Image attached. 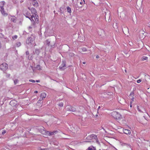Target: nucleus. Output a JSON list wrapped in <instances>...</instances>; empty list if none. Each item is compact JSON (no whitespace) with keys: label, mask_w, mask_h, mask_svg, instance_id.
I'll list each match as a JSON object with an SVG mask.
<instances>
[{"label":"nucleus","mask_w":150,"mask_h":150,"mask_svg":"<svg viewBox=\"0 0 150 150\" xmlns=\"http://www.w3.org/2000/svg\"><path fill=\"white\" fill-rule=\"evenodd\" d=\"M29 11L27 12L25 14V16L27 18H29L33 22L34 25H35V22L38 23L39 19L38 15L37 14V11L36 10L33 8L28 7Z\"/></svg>","instance_id":"obj_1"},{"label":"nucleus","mask_w":150,"mask_h":150,"mask_svg":"<svg viewBox=\"0 0 150 150\" xmlns=\"http://www.w3.org/2000/svg\"><path fill=\"white\" fill-rule=\"evenodd\" d=\"M112 116L117 120L120 119L122 118L121 115L118 112L113 111L111 113Z\"/></svg>","instance_id":"obj_2"},{"label":"nucleus","mask_w":150,"mask_h":150,"mask_svg":"<svg viewBox=\"0 0 150 150\" xmlns=\"http://www.w3.org/2000/svg\"><path fill=\"white\" fill-rule=\"evenodd\" d=\"M5 2L4 1H1L0 2V6L1 7V11L2 14L4 16H6L7 15V13H5L4 11V8H3L4 6V5Z\"/></svg>","instance_id":"obj_3"},{"label":"nucleus","mask_w":150,"mask_h":150,"mask_svg":"<svg viewBox=\"0 0 150 150\" xmlns=\"http://www.w3.org/2000/svg\"><path fill=\"white\" fill-rule=\"evenodd\" d=\"M56 132H52L50 133L49 132H46L45 130H43V131H42V134H46L47 135H52L54 134V133H55Z\"/></svg>","instance_id":"obj_4"},{"label":"nucleus","mask_w":150,"mask_h":150,"mask_svg":"<svg viewBox=\"0 0 150 150\" xmlns=\"http://www.w3.org/2000/svg\"><path fill=\"white\" fill-rule=\"evenodd\" d=\"M91 137L92 139H94L96 141V142L98 144H100V142L97 138V136L95 134H92L91 136Z\"/></svg>","instance_id":"obj_5"},{"label":"nucleus","mask_w":150,"mask_h":150,"mask_svg":"<svg viewBox=\"0 0 150 150\" xmlns=\"http://www.w3.org/2000/svg\"><path fill=\"white\" fill-rule=\"evenodd\" d=\"M67 110L72 112H74L76 110L74 108L70 106H69L67 107Z\"/></svg>","instance_id":"obj_6"},{"label":"nucleus","mask_w":150,"mask_h":150,"mask_svg":"<svg viewBox=\"0 0 150 150\" xmlns=\"http://www.w3.org/2000/svg\"><path fill=\"white\" fill-rule=\"evenodd\" d=\"M31 2L33 5V6L35 7H36L38 6V3L35 0H32Z\"/></svg>","instance_id":"obj_7"},{"label":"nucleus","mask_w":150,"mask_h":150,"mask_svg":"<svg viewBox=\"0 0 150 150\" xmlns=\"http://www.w3.org/2000/svg\"><path fill=\"white\" fill-rule=\"evenodd\" d=\"M46 94L45 93H42L41 94L40 99L41 100H43L45 98L46 96Z\"/></svg>","instance_id":"obj_8"},{"label":"nucleus","mask_w":150,"mask_h":150,"mask_svg":"<svg viewBox=\"0 0 150 150\" xmlns=\"http://www.w3.org/2000/svg\"><path fill=\"white\" fill-rule=\"evenodd\" d=\"M119 142H120V144L122 146H129V144L127 143H125L123 141H121V140L119 141Z\"/></svg>","instance_id":"obj_9"},{"label":"nucleus","mask_w":150,"mask_h":150,"mask_svg":"<svg viewBox=\"0 0 150 150\" xmlns=\"http://www.w3.org/2000/svg\"><path fill=\"white\" fill-rule=\"evenodd\" d=\"M123 132L125 134H130V133H131V131L130 130L127 129H123Z\"/></svg>","instance_id":"obj_10"},{"label":"nucleus","mask_w":150,"mask_h":150,"mask_svg":"<svg viewBox=\"0 0 150 150\" xmlns=\"http://www.w3.org/2000/svg\"><path fill=\"white\" fill-rule=\"evenodd\" d=\"M141 108L142 109L144 110V112L143 111H142V110L139 107V106H137V110H138V111L141 112H145V113H147V115L148 114L146 112V110H145V109H144V108H142V107H141Z\"/></svg>","instance_id":"obj_11"},{"label":"nucleus","mask_w":150,"mask_h":150,"mask_svg":"<svg viewBox=\"0 0 150 150\" xmlns=\"http://www.w3.org/2000/svg\"><path fill=\"white\" fill-rule=\"evenodd\" d=\"M10 104L12 106H16V102L15 100H11L10 101Z\"/></svg>","instance_id":"obj_12"},{"label":"nucleus","mask_w":150,"mask_h":150,"mask_svg":"<svg viewBox=\"0 0 150 150\" xmlns=\"http://www.w3.org/2000/svg\"><path fill=\"white\" fill-rule=\"evenodd\" d=\"M8 69V66H0V69L3 71H6Z\"/></svg>","instance_id":"obj_13"},{"label":"nucleus","mask_w":150,"mask_h":150,"mask_svg":"<svg viewBox=\"0 0 150 150\" xmlns=\"http://www.w3.org/2000/svg\"><path fill=\"white\" fill-rule=\"evenodd\" d=\"M11 21L15 23L16 21V18L15 16H11Z\"/></svg>","instance_id":"obj_14"},{"label":"nucleus","mask_w":150,"mask_h":150,"mask_svg":"<svg viewBox=\"0 0 150 150\" xmlns=\"http://www.w3.org/2000/svg\"><path fill=\"white\" fill-rule=\"evenodd\" d=\"M32 40V38L31 37H29L27 39V41H26V43H27L29 44L30 43H31V41Z\"/></svg>","instance_id":"obj_15"},{"label":"nucleus","mask_w":150,"mask_h":150,"mask_svg":"<svg viewBox=\"0 0 150 150\" xmlns=\"http://www.w3.org/2000/svg\"><path fill=\"white\" fill-rule=\"evenodd\" d=\"M67 12L71 14V10L70 8L69 7H67Z\"/></svg>","instance_id":"obj_16"},{"label":"nucleus","mask_w":150,"mask_h":150,"mask_svg":"<svg viewBox=\"0 0 150 150\" xmlns=\"http://www.w3.org/2000/svg\"><path fill=\"white\" fill-rule=\"evenodd\" d=\"M148 59V58L146 56L143 57L142 58V61H144V60H147Z\"/></svg>","instance_id":"obj_17"},{"label":"nucleus","mask_w":150,"mask_h":150,"mask_svg":"<svg viewBox=\"0 0 150 150\" xmlns=\"http://www.w3.org/2000/svg\"><path fill=\"white\" fill-rule=\"evenodd\" d=\"M66 67V66H60L59 67V69L61 71L65 69Z\"/></svg>","instance_id":"obj_18"},{"label":"nucleus","mask_w":150,"mask_h":150,"mask_svg":"<svg viewBox=\"0 0 150 150\" xmlns=\"http://www.w3.org/2000/svg\"><path fill=\"white\" fill-rule=\"evenodd\" d=\"M95 149L93 147H90L88 149V150H95Z\"/></svg>","instance_id":"obj_19"},{"label":"nucleus","mask_w":150,"mask_h":150,"mask_svg":"<svg viewBox=\"0 0 150 150\" xmlns=\"http://www.w3.org/2000/svg\"><path fill=\"white\" fill-rule=\"evenodd\" d=\"M64 104L62 102L60 103L58 105L60 107H62L63 106Z\"/></svg>","instance_id":"obj_20"},{"label":"nucleus","mask_w":150,"mask_h":150,"mask_svg":"<svg viewBox=\"0 0 150 150\" xmlns=\"http://www.w3.org/2000/svg\"><path fill=\"white\" fill-rule=\"evenodd\" d=\"M28 59L29 60H31L33 58V57L32 55H30L28 56Z\"/></svg>","instance_id":"obj_21"},{"label":"nucleus","mask_w":150,"mask_h":150,"mask_svg":"<svg viewBox=\"0 0 150 150\" xmlns=\"http://www.w3.org/2000/svg\"><path fill=\"white\" fill-rule=\"evenodd\" d=\"M18 36L16 35H15L13 36L12 38L13 40H15V39L17 38Z\"/></svg>","instance_id":"obj_22"},{"label":"nucleus","mask_w":150,"mask_h":150,"mask_svg":"<svg viewBox=\"0 0 150 150\" xmlns=\"http://www.w3.org/2000/svg\"><path fill=\"white\" fill-rule=\"evenodd\" d=\"M18 81L17 79H16L14 80V82L15 84H16L18 82Z\"/></svg>","instance_id":"obj_23"},{"label":"nucleus","mask_w":150,"mask_h":150,"mask_svg":"<svg viewBox=\"0 0 150 150\" xmlns=\"http://www.w3.org/2000/svg\"><path fill=\"white\" fill-rule=\"evenodd\" d=\"M29 81L32 83H35V81L33 79H30L29 80Z\"/></svg>","instance_id":"obj_24"},{"label":"nucleus","mask_w":150,"mask_h":150,"mask_svg":"<svg viewBox=\"0 0 150 150\" xmlns=\"http://www.w3.org/2000/svg\"><path fill=\"white\" fill-rule=\"evenodd\" d=\"M80 4L81 5H82V4H85V3L84 0H83V1L80 2Z\"/></svg>","instance_id":"obj_25"},{"label":"nucleus","mask_w":150,"mask_h":150,"mask_svg":"<svg viewBox=\"0 0 150 150\" xmlns=\"http://www.w3.org/2000/svg\"><path fill=\"white\" fill-rule=\"evenodd\" d=\"M6 130H4L3 131L2 134L3 135H4V134L6 133Z\"/></svg>","instance_id":"obj_26"},{"label":"nucleus","mask_w":150,"mask_h":150,"mask_svg":"<svg viewBox=\"0 0 150 150\" xmlns=\"http://www.w3.org/2000/svg\"><path fill=\"white\" fill-rule=\"evenodd\" d=\"M82 51L83 52H85L87 51L86 49L85 48H83L82 49Z\"/></svg>","instance_id":"obj_27"},{"label":"nucleus","mask_w":150,"mask_h":150,"mask_svg":"<svg viewBox=\"0 0 150 150\" xmlns=\"http://www.w3.org/2000/svg\"><path fill=\"white\" fill-rule=\"evenodd\" d=\"M134 93L133 92H131V93H130V96H132V97H133L134 96Z\"/></svg>","instance_id":"obj_28"},{"label":"nucleus","mask_w":150,"mask_h":150,"mask_svg":"<svg viewBox=\"0 0 150 150\" xmlns=\"http://www.w3.org/2000/svg\"><path fill=\"white\" fill-rule=\"evenodd\" d=\"M21 45V43L20 42H18L17 44V45L18 46V47H19V46H20Z\"/></svg>","instance_id":"obj_29"},{"label":"nucleus","mask_w":150,"mask_h":150,"mask_svg":"<svg viewBox=\"0 0 150 150\" xmlns=\"http://www.w3.org/2000/svg\"><path fill=\"white\" fill-rule=\"evenodd\" d=\"M141 80L140 79H139L138 80H137V82L138 83H140V82H141Z\"/></svg>","instance_id":"obj_30"},{"label":"nucleus","mask_w":150,"mask_h":150,"mask_svg":"<svg viewBox=\"0 0 150 150\" xmlns=\"http://www.w3.org/2000/svg\"><path fill=\"white\" fill-rule=\"evenodd\" d=\"M37 69H41V68H40V66H38V67L37 66Z\"/></svg>","instance_id":"obj_31"},{"label":"nucleus","mask_w":150,"mask_h":150,"mask_svg":"<svg viewBox=\"0 0 150 150\" xmlns=\"http://www.w3.org/2000/svg\"><path fill=\"white\" fill-rule=\"evenodd\" d=\"M131 100H132V102L134 100V97H132V98H131Z\"/></svg>","instance_id":"obj_32"},{"label":"nucleus","mask_w":150,"mask_h":150,"mask_svg":"<svg viewBox=\"0 0 150 150\" xmlns=\"http://www.w3.org/2000/svg\"><path fill=\"white\" fill-rule=\"evenodd\" d=\"M26 55H28L29 54V52L28 51H27L26 52Z\"/></svg>","instance_id":"obj_33"},{"label":"nucleus","mask_w":150,"mask_h":150,"mask_svg":"<svg viewBox=\"0 0 150 150\" xmlns=\"http://www.w3.org/2000/svg\"><path fill=\"white\" fill-rule=\"evenodd\" d=\"M130 107L131 108L132 107V101H131L130 102Z\"/></svg>","instance_id":"obj_34"},{"label":"nucleus","mask_w":150,"mask_h":150,"mask_svg":"<svg viewBox=\"0 0 150 150\" xmlns=\"http://www.w3.org/2000/svg\"><path fill=\"white\" fill-rule=\"evenodd\" d=\"M35 81L36 82H37L38 83L40 82V80H37Z\"/></svg>","instance_id":"obj_35"},{"label":"nucleus","mask_w":150,"mask_h":150,"mask_svg":"<svg viewBox=\"0 0 150 150\" xmlns=\"http://www.w3.org/2000/svg\"><path fill=\"white\" fill-rule=\"evenodd\" d=\"M2 64L6 66V65H7V64L6 63H4Z\"/></svg>","instance_id":"obj_36"},{"label":"nucleus","mask_w":150,"mask_h":150,"mask_svg":"<svg viewBox=\"0 0 150 150\" xmlns=\"http://www.w3.org/2000/svg\"><path fill=\"white\" fill-rule=\"evenodd\" d=\"M10 76V74H8V75H7V76L8 77H9Z\"/></svg>","instance_id":"obj_37"},{"label":"nucleus","mask_w":150,"mask_h":150,"mask_svg":"<svg viewBox=\"0 0 150 150\" xmlns=\"http://www.w3.org/2000/svg\"><path fill=\"white\" fill-rule=\"evenodd\" d=\"M35 92V93H37L38 92V91H35V92Z\"/></svg>","instance_id":"obj_38"},{"label":"nucleus","mask_w":150,"mask_h":150,"mask_svg":"<svg viewBox=\"0 0 150 150\" xmlns=\"http://www.w3.org/2000/svg\"><path fill=\"white\" fill-rule=\"evenodd\" d=\"M97 58H98L99 57V56L98 55H97L96 57Z\"/></svg>","instance_id":"obj_39"},{"label":"nucleus","mask_w":150,"mask_h":150,"mask_svg":"<svg viewBox=\"0 0 150 150\" xmlns=\"http://www.w3.org/2000/svg\"><path fill=\"white\" fill-rule=\"evenodd\" d=\"M83 64H85V63H86V62H83Z\"/></svg>","instance_id":"obj_40"},{"label":"nucleus","mask_w":150,"mask_h":150,"mask_svg":"<svg viewBox=\"0 0 150 150\" xmlns=\"http://www.w3.org/2000/svg\"><path fill=\"white\" fill-rule=\"evenodd\" d=\"M100 108V106H99L98 108V109H99Z\"/></svg>","instance_id":"obj_41"},{"label":"nucleus","mask_w":150,"mask_h":150,"mask_svg":"<svg viewBox=\"0 0 150 150\" xmlns=\"http://www.w3.org/2000/svg\"><path fill=\"white\" fill-rule=\"evenodd\" d=\"M29 28H32V27H29Z\"/></svg>","instance_id":"obj_42"},{"label":"nucleus","mask_w":150,"mask_h":150,"mask_svg":"<svg viewBox=\"0 0 150 150\" xmlns=\"http://www.w3.org/2000/svg\"><path fill=\"white\" fill-rule=\"evenodd\" d=\"M125 72H126V69L125 70Z\"/></svg>","instance_id":"obj_43"},{"label":"nucleus","mask_w":150,"mask_h":150,"mask_svg":"<svg viewBox=\"0 0 150 150\" xmlns=\"http://www.w3.org/2000/svg\"><path fill=\"white\" fill-rule=\"evenodd\" d=\"M65 65H66V64H64V65H63V66H65Z\"/></svg>","instance_id":"obj_44"},{"label":"nucleus","mask_w":150,"mask_h":150,"mask_svg":"<svg viewBox=\"0 0 150 150\" xmlns=\"http://www.w3.org/2000/svg\"><path fill=\"white\" fill-rule=\"evenodd\" d=\"M96 116H98V115H96Z\"/></svg>","instance_id":"obj_45"},{"label":"nucleus","mask_w":150,"mask_h":150,"mask_svg":"<svg viewBox=\"0 0 150 150\" xmlns=\"http://www.w3.org/2000/svg\"><path fill=\"white\" fill-rule=\"evenodd\" d=\"M31 67H32V68H33V66H31Z\"/></svg>","instance_id":"obj_46"},{"label":"nucleus","mask_w":150,"mask_h":150,"mask_svg":"<svg viewBox=\"0 0 150 150\" xmlns=\"http://www.w3.org/2000/svg\"><path fill=\"white\" fill-rule=\"evenodd\" d=\"M149 146H150V145Z\"/></svg>","instance_id":"obj_47"}]
</instances>
